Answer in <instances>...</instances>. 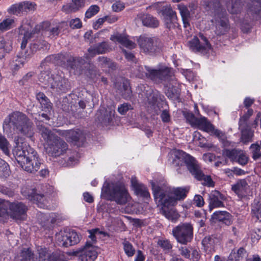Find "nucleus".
Segmentation results:
<instances>
[{"mask_svg":"<svg viewBox=\"0 0 261 261\" xmlns=\"http://www.w3.org/2000/svg\"><path fill=\"white\" fill-rule=\"evenodd\" d=\"M100 64L102 66L108 67L113 68L115 67L114 63H113L109 59L105 57H100L98 58Z\"/></svg>","mask_w":261,"mask_h":261,"instance_id":"4d7b16f0","label":"nucleus"},{"mask_svg":"<svg viewBox=\"0 0 261 261\" xmlns=\"http://www.w3.org/2000/svg\"><path fill=\"white\" fill-rule=\"evenodd\" d=\"M136 22L141 21L144 26L155 28L159 25V21L150 14L139 13L135 18Z\"/></svg>","mask_w":261,"mask_h":261,"instance_id":"412c9836","label":"nucleus"},{"mask_svg":"<svg viewBox=\"0 0 261 261\" xmlns=\"http://www.w3.org/2000/svg\"><path fill=\"white\" fill-rule=\"evenodd\" d=\"M248 161V156L243 150L240 149L236 162L241 166H245L247 164Z\"/></svg>","mask_w":261,"mask_h":261,"instance_id":"09e8293b","label":"nucleus"},{"mask_svg":"<svg viewBox=\"0 0 261 261\" xmlns=\"http://www.w3.org/2000/svg\"><path fill=\"white\" fill-rule=\"evenodd\" d=\"M225 196L217 190L212 191L208 196L209 209L211 211L213 208L224 206L223 201Z\"/></svg>","mask_w":261,"mask_h":261,"instance_id":"a211bd4d","label":"nucleus"},{"mask_svg":"<svg viewBox=\"0 0 261 261\" xmlns=\"http://www.w3.org/2000/svg\"><path fill=\"white\" fill-rule=\"evenodd\" d=\"M68 66L74 74H80L83 69V65L85 61L81 58H74L71 57L70 59L68 60Z\"/></svg>","mask_w":261,"mask_h":261,"instance_id":"bb28decb","label":"nucleus"},{"mask_svg":"<svg viewBox=\"0 0 261 261\" xmlns=\"http://www.w3.org/2000/svg\"><path fill=\"white\" fill-rule=\"evenodd\" d=\"M206 10L212 16V22L215 25V33L217 35H222L229 30L227 13L219 1H211L207 2Z\"/></svg>","mask_w":261,"mask_h":261,"instance_id":"39448f33","label":"nucleus"},{"mask_svg":"<svg viewBox=\"0 0 261 261\" xmlns=\"http://www.w3.org/2000/svg\"><path fill=\"white\" fill-rule=\"evenodd\" d=\"M187 119L192 126L196 127L198 129L208 133H211L215 127L210 121L204 117L196 118L193 114H189L187 115Z\"/></svg>","mask_w":261,"mask_h":261,"instance_id":"ddd939ff","label":"nucleus"},{"mask_svg":"<svg viewBox=\"0 0 261 261\" xmlns=\"http://www.w3.org/2000/svg\"><path fill=\"white\" fill-rule=\"evenodd\" d=\"M38 261H58L59 257L56 253H51L45 248L38 250ZM20 261H34L33 253L29 248L23 249L20 253Z\"/></svg>","mask_w":261,"mask_h":261,"instance_id":"9b49d317","label":"nucleus"},{"mask_svg":"<svg viewBox=\"0 0 261 261\" xmlns=\"http://www.w3.org/2000/svg\"><path fill=\"white\" fill-rule=\"evenodd\" d=\"M62 24L56 25L49 29V33L51 37H57L59 35L62 29Z\"/></svg>","mask_w":261,"mask_h":261,"instance_id":"774afa93","label":"nucleus"},{"mask_svg":"<svg viewBox=\"0 0 261 261\" xmlns=\"http://www.w3.org/2000/svg\"><path fill=\"white\" fill-rule=\"evenodd\" d=\"M200 171L202 173V176L200 179L196 178L198 180H203V184L208 187H214V183L210 176H205L201 170Z\"/></svg>","mask_w":261,"mask_h":261,"instance_id":"680f3d73","label":"nucleus"},{"mask_svg":"<svg viewBox=\"0 0 261 261\" xmlns=\"http://www.w3.org/2000/svg\"><path fill=\"white\" fill-rule=\"evenodd\" d=\"M245 249L243 248H240L237 251L232 250L228 257V261H240L246 254Z\"/></svg>","mask_w":261,"mask_h":261,"instance_id":"c9c22d12","label":"nucleus"},{"mask_svg":"<svg viewBox=\"0 0 261 261\" xmlns=\"http://www.w3.org/2000/svg\"><path fill=\"white\" fill-rule=\"evenodd\" d=\"M97 256V252L95 247L87 242L80 253L79 259V261H94Z\"/></svg>","mask_w":261,"mask_h":261,"instance_id":"f3484780","label":"nucleus"},{"mask_svg":"<svg viewBox=\"0 0 261 261\" xmlns=\"http://www.w3.org/2000/svg\"><path fill=\"white\" fill-rule=\"evenodd\" d=\"M123 245L124 252L127 256H133L135 254L136 250L132 244L128 241H125L123 243Z\"/></svg>","mask_w":261,"mask_h":261,"instance_id":"3c124183","label":"nucleus"},{"mask_svg":"<svg viewBox=\"0 0 261 261\" xmlns=\"http://www.w3.org/2000/svg\"><path fill=\"white\" fill-rule=\"evenodd\" d=\"M41 107L46 112H50L51 109V103L49 101L48 98L45 96V98L43 99L40 102Z\"/></svg>","mask_w":261,"mask_h":261,"instance_id":"0e129e2a","label":"nucleus"},{"mask_svg":"<svg viewBox=\"0 0 261 261\" xmlns=\"http://www.w3.org/2000/svg\"><path fill=\"white\" fill-rule=\"evenodd\" d=\"M131 187L137 195L146 198L150 197L147 188L144 185L139 183L136 177L133 176L131 178Z\"/></svg>","mask_w":261,"mask_h":261,"instance_id":"b1692460","label":"nucleus"},{"mask_svg":"<svg viewBox=\"0 0 261 261\" xmlns=\"http://www.w3.org/2000/svg\"><path fill=\"white\" fill-rule=\"evenodd\" d=\"M110 39L114 42H118L122 45L133 49L136 47V43L128 39V36L124 34L116 33L111 35Z\"/></svg>","mask_w":261,"mask_h":261,"instance_id":"393cba45","label":"nucleus"},{"mask_svg":"<svg viewBox=\"0 0 261 261\" xmlns=\"http://www.w3.org/2000/svg\"><path fill=\"white\" fill-rule=\"evenodd\" d=\"M54 131L65 137L68 142H76L83 137V132L79 129L65 130L55 129Z\"/></svg>","mask_w":261,"mask_h":261,"instance_id":"6ab92c4d","label":"nucleus"},{"mask_svg":"<svg viewBox=\"0 0 261 261\" xmlns=\"http://www.w3.org/2000/svg\"><path fill=\"white\" fill-rule=\"evenodd\" d=\"M201 38V42L197 37H194L189 41V46L192 51L204 55L210 49L211 45L205 37L202 36Z\"/></svg>","mask_w":261,"mask_h":261,"instance_id":"dca6fc26","label":"nucleus"},{"mask_svg":"<svg viewBox=\"0 0 261 261\" xmlns=\"http://www.w3.org/2000/svg\"><path fill=\"white\" fill-rule=\"evenodd\" d=\"M137 42L141 51L146 55H154L161 50L160 42L156 38L140 36Z\"/></svg>","mask_w":261,"mask_h":261,"instance_id":"9d476101","label":"nucleus"},{"mask_svg":"<svg viewBox=\"0 0 261 261\" xmlns=\"http://www.w3.org/2000/svg\"><path fill=\"white\" fill-rule=\"evenodd\" d=\"M252 4L247 9V14L253 20L261 19V0H251Z\"/></svg>","mask_w":261,"mask_h":261,"instance_id":"4be33fe9","label":"nucleus"},{"mask_svg":"<svg viewBox=\"0 0 261 261\" xmlns=\"http://www.w3.org/2000/svg\"><path fill=\"white\" fill-rule=\"evenodd\" d=\"M109 50V46L108 42L106 41L90 46L88 49V54L91 57H93L96 55L105 54Z\"/></svg>","mask_w":261,"mask_h":261,"instance_id":"cd10ccee","label":"nucleus"},{"mask_svg":"<svg viewBox=\"0 0 261 261\" xmlns=\"http://www.w3.org/2000/svg\"><path fill=\"white\" fill-rule=\"evenodd\" d=\"M56 243L61 246L67 247L80 242V237L73 230H61L56 234Z\"/></svg>","mask_w":261,"mask_h":261,"instance_id":"f8f14e48","label":"nucleus"},{"mask_svg":"<svg viewBox=\"0 0 261 261\" xmlns=\"http://www.w3.org/2000/svg\"><path fill=\"white\" fill-rule=\"evenodd\" d=\"M101 196L122 205L126 204L132 199L126 185L121 181H105L101 188Z\"/></svg>","mask_w":261,"mask_h":261,"instance_id":"7ed1b4c3","label":"nucleus"},{"mask_svg":"<svg viewBox=\"0 0 261 261\" xmlns=\"http://www.w3.org/2000/svg\"><path fill=\"white\" fill-rule=\"evenodd\" d=\"M158 81L171 80L173 82V77L172 76V73L170 69L168 67H164L159 69Z\"/></svg>","mask_w":261,"mask_h":261,"instance_id":"58836bf2","label":"nucleus"},{"mask_svg":"<svg viewBox=\"0 0 261 261\" xmlns=\"http://www.w3.org/2000/svg\"><path fill=\"white\" fill-rule=\"evenodd\" d=\"M69 25L72 29H80L82 27V23L81 20L78 18L71 19L69 21Z\"/></svg>","mask_w":261,"mask_h":261,"instance_id":"69168bd1","label":"nucleus"},{"mask_svg":"<svg viewBox=\"0 0 261 261\" xmlns=\"http://www.w3.org/2000/svg\"><path fill=\"white\" fill-rule=\"evenodd\" d=\"M20 3L12 5L8 9V12L9 14L18 15L20 13L23 12Z\"/></svg>","mask_w":261,"mask_h":261,"instance_id":"603ef678","label":"nucleus"},{"mask_svg":"<svg viewBox=\"0 0 261 261\" xmlns=\"http://www.w3.org/2000/svg\"><path fill=\"white\" fill-rule=\"evenodd\" d=\"M158 244L166 251H169L172 248V245L168 240H159Z\"/></svg>","mask_w":261,"mask_h":261,"instance_id":"6e6d98bb","label":"nucleus"},{"mask_svg":"<svg viewBox=\"0 0 261 261\" xmlns=\"http://www.w3.org/2000/svg\"><path fill=\"white\" fill-rule=\"evenodd\" d=\"M54 80V76L52 77L50 72L48 70L42 71L39 76V81L47 86H50Z\"/></svg>","mask_w":261,"mask_h":261,"instance_id":"f704fd0d","label":"nucleus"},{"mask_svg":"<svg viewBox=\"0 0 261 261\" xmlns=\"http://www.w3.org/2000/svg\"><path fill=\"white\" fill-rule=\"evenodd\" d=\"M145 71H143L139 74L140 78L146 77L155 82L158 81L159 70L152 69L147 66H145Z\"/></svg>","mask_w":261,"mask_h":261,"instance_id":"c756f323","label":"nucleus"},{"mask_svg":"<svg viewBox=\"0 0 261 261\" xmlns=\"http://www.w3.org/2000/svg\"><path fill=\"white\" fill-rule=\"evenodd\" d=\"M115 87L116 89L117 92L120 94L123 98L125 99L130 98L132 92L129 83L127 80H120L115 84Z\"/></svg>","mask_w":261,"mask_h":261,"instance_id":"aec40b11","label":"nucleus"},{"mask_svg":"<svg viewBox=\"0 0 261 261\" xmlns=\"http://www.w3.org/2000/svg\"><path fill=\"white\" fill-rule=\"evenodd\" d=\"M27 210V206L21 202H10L7 201L2 203L0 200V217L7 215L18 222L26 219Z\"/></svg>","mask_w":261,"mask_h":261,"instance_id":"6e6552de","label":"nucleus"},{"mask_svg":"<svg viewBox=\"0 0 261 261\" xmlns=\"http://www.w3.org/2000/svg\"><path fill=\"white\" fill-rule=\"evenodd\" d=\"M50 87L58 93L66 92L68 89V80L60 75H56Z\"/></svg>","mask_w":261,"mask_h":261,"instance_id":"5701e85b","label":"nucleus"},{"mask_svg":"<svg viewBox=\"0 0 261 261\" xmlns=\"http://www.w3.org/2000/svg\"><path fill=\"white\" fill-rule=\"evenodd\" d=\"M72 2L70 5L63 7V9L67 13L75 12L85 6V0H72Z\"/></svg>","mask_w":261,"mask_h":261,"instance_id":"2f4dec72","label":"nucleus"},{"mask_svg":"<svg viewBox=\"0 0 261 261\" xmlns=\"http://www.w3.org/2000/svg\"><path fill=\"white\" fill-rule=\"evenodd\" d=\"M172 166L178 173L182 174L186 170L185 165L190 173L195 178L200 179L202 173L196 160L189 154L180 150H174L171 154Z\"/></svg>","mask_w":261,"mask_h":261,"instance_id":"f03ea898","label":"nucleus"},{"mask_svg":"<svg viewBox=\"0 0 261 261\" xmlns=\"http://www.w3.org/2000/svg\"><path fill=\"white\" fill-rule=\"evenodd\" d=\"M202 244L206 251L211 252L214 251L215 240L211 237H205L202 241Z\"/></svg>","mask_w":261,"mask_h":261,"instance_id":"ea45409f","label":"nucleus"},{"mask_svg":"<svg viewBox=\"0 0 261 261\" xmlns=\"http://www.w3.org/2000/svg\"><path fill=\"white\" fill-rule=\"evenodd\" d=\"M38 128L42 137L47 143L46 149L49 155L57 157L65 153L68 149L65 141L44 126H39Z\"/></svg>","mask_w":261,"mask_h":261,"instance_id":"423d86ee","label":"nucleus"},{"mask_svg":"<svg viewBox=\"0 0 261 261\" xmlns=\"http://www.w3.org/2000/svg\"><path fill=\"white\" fill-rule=\"evenodd\" d=\"M242 9V4L240 1L232 0L231 3L227 6L228 11L231 14H237Z\"/></svg>","mask_w":261,"mask_h":261,"instance_id":"a19ab883","label":"nucleus"},{"mask_svg":"<svg viewBox=\"0 0 261 261\" xmlns=\"http://www.w3.org/2000/svg\"><path fill=\"white\" fill-rule=\"evenodd\" d=\"M133 107L132 105L128 103H123L118 107V112L121 115L125 114L127 112L130 110H132Z\"/></svg>","mask_w":261,"mask_h":261,"instance_id":"052dcab7","label":"nucleus"},{"mask_svg":"<svg viewBox=\"0 0 261 261\" xmlns=\"http://www.w3.org/2000/svg\"><path fill=\"white\" fill-rule=\"evenodd\" d=\"M211 219L215 223L222 222L226 225L231 224V215L226 211H216L212 215Z\"/></svg>","mask_w":261,"mask_h":261,"instance_id":"a878e982","label":"nucleus"},{"mask_svg":"<svg viewBox=\"0 0 261 261\" xmlns=\"http://www.w3.org/2000/svg\"><path fill=\"white\" fill-rule=\"evenodd\" d=\"M89 236V237L91 240V242H88L90 244H91L93 245V244L95 243L96 241V234H103L105 236H106V233L103 232L102 231H100L99 229L96 228V229H93L91 230H88Z\"/></svg>","mask_w":261,"mask_h":261,"instance_id":"864d4df0","label":"nucleus"},{"mask_svg":"<svg viewBox=\"0 0 261 261\" xmlns=\"http://www.w3.org/2000/svg\"><path fill=\"white\" fill-rule=\"evenodd\" d=\"M151 185L155 202L160 207L161 214L169 220L176 221L179 215L173 206L177 204V201L186 197L189 189L160 186L153 181H151Z\"/></svg>","mask_w":261,"mask_h":261,"instance_id":"f257e3e1","label":"nucleus"},{"mask_svg":"<svg viewBox=\"0 0 261 261\" xmlns=\"http://www.w3.org/2000/svg\"><path fill=\"white\" fill-rule=\"evenodd\" d=\"M253 111L251 109H248L247 112L242 117H241L239 121L240 127L245 125L246 122L249 118V117L252 115Z\"/></svg>","mask_w":261,"mask_h":261,"instance_id":"bf43d9fd","label":"nucleus"},{"mask_svg":"<svg viewBox=\"0 0 261 261\" xmlns=\"http://www.w3.org/2000/svg\"><path fill=\"white\" fill-rule=\"evenodd\" d=\"M10 144L6 137L0 133V149L7 155L10 153Z\"/></svg>","mask_w":261,"mask_h":261,"instance_id":"37998d69","label":"nucleus"},{"mask_svg":"<svg viewBox=\"0 0 261 261\" xmlns=\"http://www.w3.org/2000/svg\"><path fill=\"white\" fill-rule=\"evenodd\" d=\"M248 186L245 179L238 181L236 184L232 186V190L239 196L243 197L247 194Z\"/></svg>","mask_w":261,"mask_h":261,"instance_id":"c85d7f7f","label":"nucleus"},{"mask_svg":"<svg viewBox=\"0 0 261 261\" xmlns=\"http://www.w3.org/2000/svg\"><path fill=\"white\" fill-rule=\"evenodd\" d=\"M172 233L177 242L186 245L193 238V227L190 223H180L172 229Z\"/></svg>","mask_w":261,"mask_h":261,"instance_id":"1a4fd4ad","label":"nucleus"},{"mask_svg":"<svg viewBox=\"0 0 261 261\" xmlns=\"http://www.w3.org/2000/svg\"><path fill=\"white\" fill-rule=\"evenodd\" d=\"M49 58L53 59L57 64L67 67L68 60L70 59L71 57L69 56L67 54L61 53L57 55H53Z\"/></svg>","mask_w":261,"mask_h":261,"instance_id":"473e14b6","label":"nucleus"},{"mask_svg":"<svg viewBox=\"0 0 261 261\" xmlns=\"http://www.w3.org/2000/svg\"><path fill=\"white\" fill-rule=\"evenodd\" d=\"M251 211L252 217L261 222V203L254 201L252 204Z\"/></svg>","mask_w":261,"mask_h":261,"instance_id":"79ce46f5","label":"nucleus"},{"mask_svg":"<svg viewBox=\"0 0 261 261\" xmlns=\"http://www.w3.org/2000/svg\"><path fill=\"white\" fill-rule=\"evenodd\" d=\"M211 134L216 136L219 139V141L221 142L224 147H228L231 145V142L227 140V137L226 134L221 130L215 129L214 127V130Z\"/></svg>","mask_w":261,"mask_h":261,"instance_id":"72a5a7b5","label":"nucleus"},{"mask_svg":"<svg viewBox=\"0 0 261 261\" xmlns=\"http://www.w3.org/2000/svg\"><path fill=\"white\" fill-rule=\"evenodd\" d=\"M99 11V7L97 5H92L87 10L85 13V16L87 18H90L96 14Z\"/></svg>","mask_w":261,"mask_h":261,"instance_id":"5fc2aeb1","label":"nucleus"},{"mask_svg":"<svg viewBox=\"0 0 261 261\" xmlns=\"http://www.w3.org/2000/svg\"><path fill=\"white\" fill-rule=\"evenodd\" d=\"M15 26V20L13 18H8L0 23V30L6 31L11 29Z\"/></svg>","mask_w":261,"mask_h":261,"instance_id":"c03bdc74","label":"nucleus"},{"mask_svg":"<svg viewBox=\"0 0 261 261\" xmlns=\"http://www.w3.org/2000/svg\"><path fill=\"white\" fill-rule=\"evenodd\" d=\"M253 136V132L250 129H244L242 130L241 141L244 144H247L252 141Z\"/></svg>","mask_w":261,"mask_h":261,"instance_id":"a18cd8bd","label":"nucleus"},{"mask_svg":"<svg viewBox=\"0 0 261 261\" xmlns=\"http://www.w3.org/2000/svg\"><path fill=\"white\" fill-rule=\"evenodd\" d=\"M4 123H11L14 129L21 135L31 138L34 135L33 123L25 115L20 112H15L5 119Z\"/></svg>","mask_w":261,"mask_h":261,"instance_id":"0eeeda50","label":"nucleus"},{"mask_svg":"<svg viewBox=\"0 0 261 261\" xmlns=\"http://www.w3.org/2000/svg\"><path fill=\"white\" fill-rule=\"evenodd\" d=\"M161 12L166 28L170 29L175 27L178 20L177 17L176 13L172 10L170 5L163 7Z\"/></svg>","mask_w":261,"mask_h":261,"instance_id":"2eb2a0df","label":"nucleus"},{"mask_svg":"<svg viewBox=\"0 0 261 261\" xmlns=\"http://www.w3.org/2000/svg\"><path fill=\"white\" fill-rule=\"evenodd\" d=\"M10 173L9 166L4 160H0V177L6 178Z\"/></svg>","mask_w":261,"mask_h":261,"instance_id":"49530a36","label":"nucleus"},{"mask_svg":"<svg viewBox=\"0 0 261 261\" xmlns=\"http://www.w3.org/2000/svg\"><path fill=\"white\" fill-rule=\"evenodd\" d=\"M174 81L172 84H169L167 86V89L165 90V94L166 96L170 99L174 100L178 98L179 92L178 90L172 85Z\"/></svg>","mask_w":261,"mask_h":261,"instance_id":"e433bc0d","label":"nucleus"},{"mask_svg":"<svg viewBox=\"0 0 261 261\" xmlns=\"http://www.w3.org/2000/svg\"><path fill=\"white\" fill-rule=\"evenodd\" d=\"M13 154L18 164L25 171L34 173L40 169L41 160L33 148L18 145L14 149Z\"/></svg>","mask_w":261,"mask_h":261,"instance_id":"20e7f679","label":"nucleus"},{"mask_svg":"<svg viewBox=\"0 0 261 261\" xmlns=\"http://www.w3.org/2000/svg\"><path fill=\"white\" fill-rule=\"evenodd\" d=\"M29 198L41 208H46L48 207L47 200L46 196L43 194H34L33 195L29 196Z\"/></svg>","mask_w":261,"mask_h":261,"instance_id":"7c9ffc66","label":"nucleus"},{"mask_svg":"<svg viewBox=\"0 0 261 261\" xmlns=\"http://www.w3.org/2000/svg\"><path fill=\"white\" fill-rule=\"evenodd\" d=\"M181 18H190V14L188 8L184 5L179 4L177 6Z\"/></svg>","mask_w":261,"mask_h":261,"instance_id":"13d9d810","label":"nucleus"},{"mask_svg":"<svg viewBox=\"0 0 261 261\" xmlns=\"http://www.w3.org/2000/svg\"><path fill=\"white\" fill-rule=\"evenodd\" d=\"M190 247L187 246H180L178 247V250L179 254L186 259H190L191 255H192V251Z\"/></svg>","mask_w":261,"mask_h":261,"instance_id":"8fccbe9b","label":"nucleus"},{"mask_svg":"<svg viewBox=\"0 0 261 261\" xmlns=\"http://www.w3.org/2000/svg\"><path fill=\"white\" fill-rule=\"evenodd\" d=\"M147 101H148V103L153 106L157 101L158 94L153 91L149 92L147 94Z\"/></svg>","mask_w":261,"mask_h":261,"instance_id":"e2e57ef3","label":"nucleus"},{"mask_svg":"<svg viewBox=\"0 0 261 261\" xmlns=\"http://www.w3.org/2000/svg\"><path fill=\"white\" fill-rule=\"evenodd\" d=\"M23 12H27V11L32 10L34 9L35 4L30 2H23L20 3Z\"/></svg>","mask_w":261,"mask_h":261,"instance_id":"338daca9","label":"nucleus"},{"mask_svg":"<svg viewBox=\"0 0 261 261\" xmlns=\"http://www.w3.org/2000/svg\"><path fill=\"white\" fill-rule=\"evenodd\" d=\"M115 113L114 110L100 107L95 115V120L103 126H108L112 122Z\"/></svg>","mask_w":261,"mask_h":261,"instance_id":"4468645a","label":"nucleus"},{"mask_svg":"<svg viewBox=\"0 0 261 261\" xmlns=\"http://www.w3.org/2000/svg\"><path fill=\"white\" fill-rule=\"evenodd\" d=\"M260 146L257 143L252 144L250 147L252 159L256 161L261 158Z\"/></svg>","mask_w":261,"mask_h":261,"instance_id":"de8ad7c7","label":"nucleus"},{"mask_svg":"<svg viewBox=\"0 0 261 261\" xmlns=\"http://www.w3.org/2000/svg\"><path fill=\"white\" fill-rule=\"evenodd\" d=\"M240 151L239 149H224L222 150V155L224 157H226L232 162H236L238 154Z\"/></svg>","mask_w":261,"mask_h":261,"instance_id":"4c0bfd02","label":"nucleus"}]
</instances>
